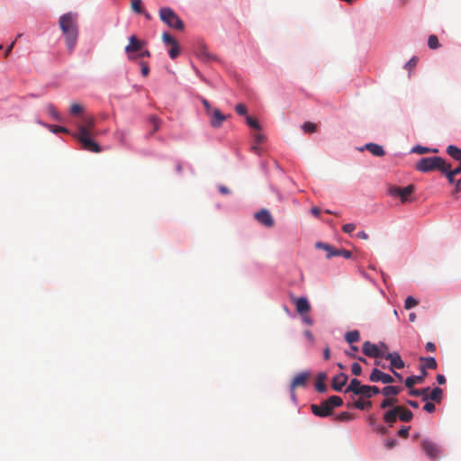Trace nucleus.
Returning a JSON list of instances; mask_svg holds the SVG:
<instances>
[{"label": "nucleus", "instance_id": "nucleus-1", "mask_svg": "<svg viewBox=\"0 0 461 461\" xmlns=\"http://www.w3.org/2000/svg\"><path fill=\"white\" fill-rule=\"evenodd\" d=\"M59 28L66 38V44L69 52L76 47L78 37L77 14L71 12L59 17Z\"/></svg>", "mask_w": 461, "mask_h": 461}, {"label": "nucleus", "instance_id": "nucleus-2", "mask_svg": "<svg viewBox=\"0 0 461 461\" xmlns=\"http://www.w3.org/2000/svg\"><path fill=\"white\" fill-rule=\"evenodd\" d=\"M342 404L343 400L339 396L332 395L320 404H312L311 410L314 415L325 418L331 415L335 407H339Z\"/></svg>", "mask_w": 461, "mask_h": 461}, {"label": "nucleus", "instance_id": "nucleus-3", "mask_svg": "<svg viewBox=\"0 0 461 461\" xmlns=\"http://www.w3.org/2000/svg\"><path fill=\"white\" fill-rule=\"evenodd\" d=\"M447 168H450V164L447 163L441 157L423 158L416 164V169L425 173L433 170L446 171Z\"/></svg>", "mask_w": 461, "mask_h": 461}, {"label": "nucleus", "instance_id": "nucleus-4", "mask_svg": "<svg viewBox=\"0 0 461 461\" xmlns=\"http://www.w3.org/2000/svg\"><path fill=\"white\" fill-rule=\"evenodd\" d=\"M159 16L162 22L167 24L169 27L178 31L184 30L183 21L171 8H161L159 10Z\"/></svg>", "mask_w": 461, "mask_h": 461}, {"label": "nucleus", "instance_id": "nucleus-5", "mask_svg": "<svg viewBox=\"0 0 461 461\" xmlns=\"http://www.w3.org/2000/svg\"><path fill=\"white\" fill-rule=\"evenodd\" d=\"M414 191L415 186L413 185H409L405 187L392 186L389 189V194L393 197L400 198L402 203H406L413 201L411 194L414 193Z\"/></svg>", "mask_w": 461, "mask_h": 461}, {"label": "nucleus", "instance_id": "nucleus-6", "mask_svg": "<svg viewBox=\"0 0 461 461\" xmlns=\"http://www.w3.org/2000/svg\"><path fill=\"white\" fill-rule=\"evenodd\" d=\"M91 136L92 135L86 134V131L82 129L81 134H77L76 138L86 150L99 153L101 151V147L97 142L91 139Z\"/></svg>", "mask_w": 461, "mask_h": 461}, {"label": "nucleus", "instance_id": "nucleus-7", "mask_svg": "<svg viewBox=\"0 0 461 461\" xmlns=\"http://www.w3.org/2000/svg\"><path fill=\"white\" fill-rule=\"evenodd\" d=\"M316 246H317V248L322 249L327 252L328 258H330L331 257H338V256H341L345 258H350L352 256V253L349 250L339 249H336L333 246L327 244V243L319 242L316 244Z\"/></svg>", "mask_w": 461, "mask_h": 461}, {"label": "nucleus", "instance_id": "nucleus-8", "mask_svg": "<svg viewBox=\"0 0 461 461\" xmlns=\"http://www.w3.org/2000/svg\"><path fill=\"white\" fill-rule=\"evenodd\" d=\"M310 377L311 374L307 371L301 372L294 377L290 384V391L293 398H295V389L305 387Z\"/></svg>", "mask_w": 461, "mask_h": 461}, {"label": "nucleus", "instance_id": "nucleus-9", "mask_svg": "<svg viewBox=\"0 0 461 461\" xmlns=\"http://www.w3.org/2000/svg\"><path fill=\"white\" fill-rule=\"evenodd\" d=\"M144 44V41H140L135 35H131L129 38V44L125 47V51L128 54V59H136V57L135 55H133V52L141 50Z\"/></svg>", "mask_w": 461, "mask_h": 461}, {"label": "nucleus", "instance_id": "nucleus-10", "mask_svg": "<svg viewBox=\"0 0 461 461\" xmlns=\"http://www.w3.org/2000/svg\"><path fill=\"white\" fill-rule=\"evenodd\" d=\"M362 351L366 356L369 357L377 358L384 357V351L380 350L377 345L373 344L370 341L364 342Z\"/></svg>", "mask_w": 461, "mask_h": 461}, {"label": "nucleus", "instance_id": "nucleus-11", "mask_svg": "<svg viewBox=\"0 0 461 461\" xmlns=\"http://www.w3.org/2000/svg\"><path fill=\"white\" fill-rule=\"evenodd\" d=\"M254 217L259 223L267 228H271L275 224V221L271 213L267 209H261L260 211L255 213Z\"/></svg>", "mask_w": 461, "mask_h": 461}, {"label": "nucleus", "instance_id": "nucleus-12", "mask_svg": "<svg viewBox=\"0 0 461 461\" xmlns=\"http://www.w3.org/2000/svg\"><path fill=\"white\" fill-rule=\"evenodd\" d=\"M421 447L425 454L431 459H436L439 456V448L434 442L424 439L421 441Z\"/></svg>", "mask_w": 461, "mask_h": 461}, {"label": "nucleus", "instance_id": "nucleus-13", "mask_svg": "<svg viewBox=\"0 0 461 461\" xmlns=\"http://www.w3.org/2000/svg\"><path fill=\"white\" fill-rule=\"evenodd\" d=\"M369 380L373 383L382 382L384 384H392L394 382L393 376H391L388 374L383 373L381 370L377 368L373 369L369 376Z\"/></svg>", "mask_w": 461, "mask_h": 461}, {"label": "nucleus", "instance_id": "nucleus-14", "mask_svg": "<svg viewBox=\"0 0 461 461\" xmlns=\"http://www.w3.org/2000/svg\"><path fill=\"white\" fill-rule=\"evenodd\" d=\"M384 357L387 360H390V370L393 371L395 368L401 369L404 367V362L402 361L401 356L397 352L387 353L384 356Z\"/></svg>", "mask_w": 461, "mask_h": 461}, {"label": "nucleus", "instance_id": "nucleus-15", "mask_svg": "<svg viewBox=\"0 0 461 461\" xmlns=\"http://www.w3.org/2000/svg\"><path fill=\"white\" fill-rule=\"evenodd\" d=\"M95 119L94 117H86L84 119V124L78 126V132L77 134H81L82 129L86 131V134L89 135H97L98 132L95 130Z\"/></svg>", "mask_w": 461, "mask_h": 461}, {"label": "nucleus", "instance_id": "nucleus-16", "mask_svg": "<svg viewBox=\"0 0 461 461\" xmlns=\"http://www.w3.org/2000/svg\"><path fill=\"white\" fill-rule=\"evenodd\" d=\"M348 379V375L344 373H339V375H335L331 381L332 389L336 392H340L343 386L347 384Z\"/></svg>", "mask_w": 461, "mask_h": 461}, {"label": "nucleus", "instance_id": "nucleus-17", "mask_svg": "<svg viewBox=\"0 0 461 461\" xmlns=\"http://www.w3.org/2000/svg\"><path fill=\"white\" fill-rule=\"evenodd\" d=\"M421 374L420 375L409 376L405 380V385L408 388H412L416 384H421L424 381V378L428 375L425 370V366L420 367Z\"/></svg>", "mask_w": 461, "mask_h": 461}, {"label": "nucleus", "instance_id": "nucleus-18", "mask_svg": "<svg viewBox=\"0 0 461 461\" xmlns=\"http://www.w3.org/2000/svg\"><path fill=\"white\" fill-rule=\"evenodd\" d=\"M294 303L296 307V311L301 315H303L304 313H308L311 310V305L307 298L305 297H300L294 299Z\"/></svg>", "mask_w": 461, "mask_h": 461}, {"label": "nucleus", "instance_id": "nucleus-19", "mask_svg": "<svg viewBox=\"0 0 461 461\" xmlns=\"http://www.w3.org/2000/svg\"><path fill=\"white\" fill-rule=\"evenodd\" d=\"M209 116L211 117V124L214 128H219L226 119L225 115L217 108H214Z\"/></svg>", "mask_w": 461, "mask_h": 461}, {"label": "nucleus", "instance_id": "nucleus-20", "mask_svg": "<svg viewBox=\"0 0 461 461\" xmlns=\"http://www.w3.org/2000/svg\"><path fill=\"white\" fill-rule=\"evenodd\" d=\"M364 149L368 150L371 154H373L375 157H383L385 154L383 146L376 143H367L365 145L364 148L361 149V150Z\"/></svg>", "mask_w": 461, "mask_h": 461}, {"label": "nucleus", "instance_id": "nucleus-21", "mask_svg": "<svg viewBox=\"0 0 461 461\" xmlns=\"http://www.w3.org/2000/svg\"><path fill=\"white\" fill-rule=\"evenodd\" d=\"M399 411H401V406H396L388 411L384 415V420L392 426L397 420Z\"/></svg>", "mask_w": 461, "mask_h": 461}, {"label": "nucleus", "instance_id": "nucleus-22", "mask_svg": "<svg viewBox=\"0 0 461 461\" xmlns=\"http://www.w3.org/2000/svg\"><path fill=\"white\" fill-rule=\"evenodd\" d=\"M358 392V395H363L366 398H371L374 394L379 393L380 390L377 386L375 385H362Z\"/></svg>", "mask_w": 461, "mask_h": 461}, {"label": "nucleus", "instance_id": "nucleus-23", "mask_svg": "<svg viewBox=\"0 0 461 461\" xmlns=\"http://www.w3.org/2000/svg\"><path fill=\"white\" fill-rule=\"evenodd\" d=\"M326 378L327 375L325 373H320L317 375L315 388L319 393H325L327 391V385L325 384Z\"/></svg>", "mask_w": 461, "mask_h": 461}, {"label": "nucleus", "instance_id": "nucleus-24", "mask_svg": "<svg viewBox=\"0 0 461 461\" xmlns=\"http://www.w3.org/2000/svg\"><path fill=\"white\" fill-rule=\"evenodd\" d=\"M443 398V390L439 387H435L430 393H428V400L434 401L439 403Z\"/></svg>", "mask_w": 461, "mask_h": 461}, {"label": "nucleus", "instance_id": "nucleus-25", "mask_svg": "<svg viewBox=\"0 0 461 461\" xmlns=\"http://www.w3.org/2000/svg\"><path fill=\"white\" fill-rule=\"evenodd\" d=\"M409 394L411 396L419 397L421 396L423 401H428V393L430 391L429 387L421 389L410 388Z\"/></svg>", "mask_w": 461, "mask_h": 461}, {"label": "nucleus", "instance_id": "nucleus-26", "mask_svg": "<svg viewBox=\"0 0 461 461\" xmlns=\"http://www.w3.org/2000/svg\"><path fill=\"white\" fill-rule=\"evenodd\" d=\"M362 387V384L359 380L354 378L350 381L349 385L346 388L345 393L352 392L354 394H359V390Z\"/></svg>", "mask_w": 461, "mask_h": 461}, {"label": "nucleus", "instance_id": "nucleus-27", "mask_svg": "<svg viewBox=\"0 0 461 461\" xmlns=\"http://www.w3.org/2000/svg\"><path fill=\"white\" fill-rule=\"evenodd\" d=\"M447 153L455 160H461V149L454 145H449L447 148Z\"/></svg>", "mask_w": 461, "mask_h": 461}, {"label": "nucleus", "instance_id": "nucleus-28", "mask_svg": "<svg viewBox=\"0 0 461 461\" xmlns=\"http://www.w3.org/2000/svg\"><path fill=\"white\" fill-rule=\"evenodd\" d=\"M398 417L402 421L409 422L412 420L413 414L411 411L401 406V411L398 412Z\"/></svg>", "mask_w": 461, "mask_h": 461}, {"label": "nucleus", "instance_id": "nucleus-29", "mask_svg": "<svg viewBox=\"0 0 461 461\" xmlns=\"http://www.w3.org/2000/svg\"><path fill=\"white\" fill-rule=\"evenodd\" d=\"M345 339L348 343L353 344L360 339L359 331L355 330L346 333Z\"/></svg>", "mask_w": 461, "mask_h": 461}, {"label": "nucleus", "instance_id": "nucleus-30", "mask_svg": "<svg viewBox=\"0 0 461 461\" xmlns=\"http://www.w3.org/2000/svg\"><path fill=\"white\" fill-rule=\"evenodd\" d=\"M402 391L399 386L387 385L383 388L382 393L384 396L389 397L390 395H397Z\"/></svg>", "mask_w": 461, "mask_h": 461}, {"label": "nucleus", "instance_id": "nucleus-31", "mask_svg": "<svg viewBox=\"0 0 461 461\" xmlns=\"http://www.w3.org/2000/svg\"><path fill=\"white\" fill-rule=\"evenodd\" d=\"M420 360L421 362L424 363V365H422L421 366H425V369L426 368H429V369H436L437 368V361L434 357H420Z\"/></svg>", "mask_w": 461, "mask_h": 461}, {"label": "nucleus", "instance_id": "nucleus-32", "mask_svg": "<svg viewBox=\"0 0 461 461\" xmlns=\"http://www.w3.org/2000/svg\"><path fill=\"white\" fill-rule=\"evenodd\" d=\"M149 122L152 124V130L150 131L149 136H152L156 131L159 130L161 121L157 116L152 115L149 118Z\"/></svg>", "mask_w": 461, "mask_h": 461}, {"label": "nucleus", "instance_id": "nucleus-33", "mask_svg": "<svg viewBox=\"0 0 461 461\" xmlns=\"http://www.w3.org/2000/svg\"><path fill=\"white\" fill-rule=\"evenodd\" d=\"M354 407L358 410H368L372 407V402L358 400L354 402Z\"/></svg>", "mask_w": 461, "mask_h": 461}, {"label": "nucleus", "instance_id": "nucleus-34", "mask_svg": "<svg viewBox=\"0 0 461 461\" xmlns=\"http://www.w3.org/2000/svg\"><path fill=\"white\" fill-rule=\"evenodd\" d=\"M46 110L49 113V114L51 115L55 120L59 122L61 121L59 113H58V111L52 104H47Z\"/></svg>", "mask_w": 461, "mask_h": 461}, {"label": "nucleus", "instance_id": "nucleus-35", "mask_svg": "<svg viewBox=\"0 0 461 461\" xmlns=\"http://www.w3.org/2000/svg\"><path fill=\"white\" fill-rule=\"evenodd\" d=\"M180 54V47L178 43L171 45V49L168 50V55L172 59H176Z\"/></svg>", "mask_w": 461, "mask_h": 461}, {"label": "nucleus", "instance_id": "nucleus-36", "mask_svg": "<svg viewBox=\"0 0 461 461\" xmlns=\"http://www.w3.org/2000/svg\"><path fill=\"white\" fill-rule=\"evenodd\" d=\"M412 152L418 153V154H425L428 152H433L437 153L438 150L437 149H429V148L422 147V146H416L412 149Z\"/></svg>", "mask_w": 461, "mask_h": 461}, {"label": "nucleus", "instance_id": "nucleus-37", "mask_svg": "<svg viewBox=\"0 0 461 461\" xmlns=\"http://www.w3.org/2000/svg\"><path fill=\"white\" fill-rule=\"evenodd\" d=\"M428 46L432 49L436 50L439 47L438 39L436 35H430L428 39Z\"/></svg>", "mask_w": 461, "mask_h": 461}, {"label": "nucleus", "instance_id": "nucleus-38", "mask_svg": "<svg viewBox=\"0 0 461 461\" xmlns=\"http://www.w3.org/2000/svg\"><path fill=\"white\" fill-rule=\"evenodd\" d=\"M416 305H418V301L415 298H413L412 296H408L405 299L404 308L406 310H410V309L415 307Z\"/></svg>", "mask_w": 461, "mask_h": 461}, {"label": "nucleus", "instance_id": "nucleus-39", "mask_svg": "<svg viewBox=\"0 0 461 461\" xmlns=\"http://www.w3.org/2000/svg\"><path fill=\"white\" fill-rule=\"evenodd\" d=\"M302 128L304 131V132L312 133L316 131V124L311 122H307L303 124Z\"/></svg>", "mask_w": 461, "mask_h": 461}, {"label": "nucleus", "instance_id": "nucleus-40", "mask_svg": "<svg viewBox=\"0 0 461 461\" xmlns=\"http://www.w3.org/2000/svg\"><path fill=\"white\" fill-rule=\"evenodd\" d=\"M354 419V415L350 412L343 411L337 416V420L339 421H348Z\"/></svg>", "mask_w": 461, "mask_h": 461}, {"label": "nucleus", "instance_id": "nucleus-41", "mask_svg": "<svg viewBox=\"0 0 461 461\" xmlns=\"http://www.w3.org/2000/svg\"><path fill=\"white\" fill-rule=\"evenodd\" d=\"M162 41L165 44H167V45H173L175 43H176V40L174 39L169 33L167 32H164L162 34Z\"/></svg>", "mask_w": 461, "mask_h": 461}, {"label": "nucleus", "instance_id": "nucleus-42", "mask_svg": "<svg viewBox=\"0 0 461 461\" xmlns=\"http://www.w3.org/2000/svg\"><path fill=\"white\" fill-rule=\"evenodd\" d=\"M246 121L249 127H251L255 130H260V124L256 119H254L250 116H247Z\"/></svg>", "mask_w": 461, "mask_h": 461}, {"label": "nucleus", "instance_id": "nucleus-43", "mask_svg": "<svg viewBox=\"0 0 461 461\" xmlns=\"http://www.w3.org/2000/svg\"><path fill=\"white\" fill-rule=\"evenodd\" d=\"M141 4H142L141 0H131V9L138 14H141L142 13Z\"/></svg>", "mask_w": 461, "mask_h": 461}, {"label": "nucleus", "instance_id": "nucleus-44", "mask_svg": "<svg viewBox=\"0 0 461 461\" xmlns=\"http://www.w3.org/2000/svg\"><path fill=\"white\" fill-rule=\"evenodd\" d=\"M114 134L115 137L122 143L125 142L128 136V132L123 130H117Z\"/></svg>", "mask_w": 461, "mask_h": 461}, {"label": "nucleus", "instance_id": "nucleus-45", "mask_svg": "<svg viewBox=\"0 0 461 461\" xmlns=\"http://www.w3.org/2000/svg\"><path fill=\"white\" fill-rule=\"evenodd\" d=\"M397 402V399L395 398H390L386 397L382 402H381V408L385 409L389 406L393 405Z\"/></svg>", "mask_w": 461, "mask_h": 461}, {"label": "nucleus", "instance_id": "nucleus-46", "mask_svg": "<svg viewBox=\"0 0 461 461\" xmlns=\"http://www.w3.org/2000/svg\"><path fill=\"white\" fill-rule=\"evenodd\" d=\"M440 172L446 175V176L450 184H453L455 182V176L456 175L453 172L451 167L447 168L446 171H440Z\"/></svg>", "mask_w": 461, "mask_h": 461}, {"label": "nucleus", "instance_id": "nucleus-47", "mask_svg": "<svg viewBox=\"0 0 461 461\" xmlns=\"http://www.w3.org/2000/svg\"><path fill=\"white\" fill-rule=\"evenodd\" d=\"M45 127H48L52 132L58 133V132H68V129L62 127V126H54V125H47L44 124Z\"/></svg>", "mask_w": 461, "mask_h": 461}, {"label": "nucleus", "instance_id": "nucleus-48", "mask_svg": "<svg viewBox=\"0 0 461 461\" xmlns=\"http://www.w3.org/2000/svg\"><path fill=\"white\" fill-rule=\"evenodd\" d=\"M351 372L356 376L360 375L361 373H362L361 366L358 363H357V362L353 363L352 366H351Z\"/></svg>", "mask_w": 461, "mask_h": 461}, {"label": "nucleus", "instance_id": "nucleus-49", "mask_svg": "<svg viewBox=\"0 0 461 461\" xmlns=\"http://www.w3.org/2000/svg\"><path fill=\"white\" fill-rule=\"evenodd\" d=\"M82 111L83 107L79 104H73L70 107V113L73 115L79 114L80 113H82Z\"/></svg>", "mask_w": 461, "mask_h": 461}, {"label": "nucleus", "instance_id": "nucleus-50", "mask_svg": "<svg viewBox=\"0 0 461 461\" xmlns=\"http://www.w3.org/2000/svg\"><path fill=\"white\" fill-rule=\"evenodd\" d=\"M235 111L240 115H246L247 114V107L243 104H238L235 106Z\"/></svg>", "mask_w": 461, "mask_h": 461}, {"label": "nucleus", "instance_id": "nucleus-51", "mask_svg": "<svg viewBox=\"0 0 461 461\" xmlns=\"http://www.w3.org/2000/svg\"><path fill=\"white\" fill-rule=\"evenodd\" d=\"M356 225L354 223H347L343 225L342 230L346 233H351L355 230Z\"/></svg>", "mask_w": 461, "mask_h": 461}, {"label": "nucleus", "instance_id": "nucleus-52", "mask_svg": "<svg viewBox=\"0 0 461 461\" xmlns=\"http://www.w3.org/2000/svg\"><path fill=\"white\" fill-rule=\"evenodd\" d=\"M396 444H397V439L390 438L385 441L384 446L386 448L391 449V448L394 447L396 446Z\"/></svg>", "mask_w": 461, "mask_h": 461}, {"label": "nucleus", "instance_id": "nucleus-53", "mask_svg": "<svg viewBox=\"0 0 461 461\" xmlns=\"http://www.w3.org/2000/svg\"><path fill=\"white\" fill-rule=\"evenodd\" d=\"M409 430L410 427H402L401 429H399L398 435L402 438H406L409 436Z\"/></svg>", "mask_w": 461, "mask_h": 461}, {"label": "nucleus", "instance_id": "nucleus-54", "mask_svg": "<svg viewBox=\"0 0 461 461\" xmlns=\"http://www.w3.org/2000/svg\"><path fill=\"white\" fill-rule=\"evenodd\" d=\"M435 404L432 402H426L425 405L423 406V410L429 413L435 411Z\"/></svg>", "mask_w": 461, "mask_h": 461}, {"label": "nucleus", "instance_id": "nucleus-55", "mask_svg": "<svg viewBox=\"0 0 461 461\" xmlns=\"http://www.w3.org/2000/svg\"><path fill=\"white\" fill-rule=\"evenodd\" d=\"M140 67H141V74L144 77H147L149 75V68L148 63L140 62Z\"/></svg>", "mask_w": 461, "mask_h": 461}, {"label": "nucleus", "instance_id": "nucleus-56", "mask_svg": "<svg viewBox=\"0 0 461 461\" xmlns=\"http://www.w3.org/2000/svg\"><path fill=\"white\" fill-rule=\"evenodd\" d=\"M202 104H203V106H204V108H205V111H206L207 114H208V115H209V114H211V113H212V111L213 109L212 108V106H211L210 103H209L206 99L203 98V99H202Z\"/></svg>", "mask_w": 461, "mask_h": 461}, {"label": "nucleus", "instance_id": "nucleus-57", "mask_svg": "<svg viewBox=\"0 0 461 461\" xmlns=\"http://www.w3.org/2000/svg\"><path fill=\"white\" fill-rule=\"evenodd\" d=\"M417 65V59L414 57L411 59L406 64L405 68L408 69L413 68Z\"/></svg>", "mask_w": 461, "mask_h": 461}, {"label": "nucleus", "instance_id": "nucleus-58", "mask_svg": "<svg viewBox=\"0 0 461 461\" xmlns=\"http://www.w3.org/2000/svg\"><path fill=\"white\" fill-rule=\"evenodd\" d=\"M135 57H136V59H138V58L142 59V58H146V57L149 58V57H150V52L148 50H140V52L137 55H135Z\"/></svg>", "mask_w": 461, "mask_h": 461}, {"label": "nucleus", "instance_id": "nucleus-59", "mask_svg": "<svg viewBox=\"0 0 461 461\" xmlns=\"http://www.w3.org/2000/svg\"><path fill=\"white\" fill-rule=\"evenodd\" d=\"M425 348L429 352H434L436 350V346L432 342H427Z\"/></svg>", "mask_w": 461, "mask_h": 461}, {"label": "nucleus", "instance_id": "nucleus-60", "mask_svg": "<svg viewBox=\"0 0 461 461\" xmlns=\"http://www.w3.org/2000/svg\"><path fill=\"white\" fill-rule=\"evenodd\" d=\"M358 350V348L356 346H351V352H348L347 355L350 357L356 358L355 352Z\"/></svg>", "mask_w": 461, "mask_h": 461}, {"label": "nucleus", "instance_id": "nucleus-61", "mask_svg": "<svg viewBox=\"0 0 461 461\" xmlns=\"http://www.w3.org/2000/svg\"><path fill=\"white\" fill-rule=\"evenodd\" d=\"M198 56L201 58V59H210V55L207 53L206 50H201L200 52L198 53Z\"/></svg>", "mask_w": 461, "mask_h": 461}, {"label": "nucleus", "instance_id": "nucleus-62", "mask_svg": "<svg viewBox=\"0 0 461 461\" xmlns=\"http://www.w3.org/2000/svg\"><path fill=\"white\" fill-rule=\"evenodd\" d=\"M375 430H376L377 432L381 433V434H386V433H387V431H388V430H387V429H386L385 427L381 426V425L377 426V427H376V429H375Z\"/></svg>", "mask_w": 461, "mask_h": 461}, {"label": "nucleus", "instance_id": "nucleus-63", "mask_svg": "<svg viewBox=\"0 0 461 461\" xmlns=\"http://www.w3.org/2000/svg\"><path fill=\"white\" fill-rule=\"evenodd\" d=\"M357 237L359 239H362V240H367L368 234L362 230V231L357 232Z\"/></svg>", "mask_w": 461, "mask_h": 461}, {"label": "nucleus", "instance_id": "nucleus-64", "mask_svg": "<svg viewBox=\"0 0 461 461\" xmlns=\"http://www.w3.org/2000/svg\"><path fill=\"white\" fill-rule=\"evenodd\" d=\"M437 382L439 384H444L446 383V377L443 375H437Z\"/></svg>", "mask_w": 461, "mask_h": 461}]
</instances>
